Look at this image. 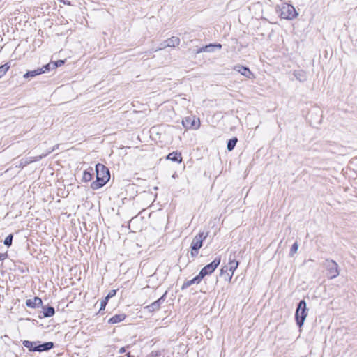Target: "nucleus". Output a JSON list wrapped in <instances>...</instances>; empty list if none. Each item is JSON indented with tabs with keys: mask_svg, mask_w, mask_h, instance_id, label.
Wrapping results in <instances>:
<instances>
[{
	"mask_svg": "<svg viewBox=\"0 0 357 357\" xmlns=\"http://www.w3.org/2000/svg\"><path fill=\"white\" fill-rule=\"evenodd\" d=\"M37 342H31V341H29V340H24L23 342V345L28 348L30 351H36V349H35V347L37 346Z\"/></svg>",
	"mask_w": 357,
	"mask_h": 357,
	"instance_id": "a211bd4d",
	"label": "nucleus"
},
{
	"mask_svg": "<svg viewBox=\"0 0 357 357\" xmlns=\"http://www.w3.org/2000/svg\"><path fill=\"white\" fill-rule=\"evenodd\" d=\"M182 124L185 128L195 127L198 128L199 126V123H197L195 120H191L190 117H186L185 119L182 121Z\"/></svg>",
	"mask_w": 357,
	"mask_h": 357,
	"instance_id": "f8f14e48",
	"label": "nucleus"
},
{
	"mask_svg": "<svg viewBox=\"0 0 357 357\" xmlns=\"http://www.w3.org/2000/svg\"><path fill=\"white\" fill-rule=\"evenodd\" d=\"M355 45H357V40H356Z\"/></svg>",
	"mask_w": 357,
	"mask_h": 357,
	"instance_id": "ea45409f",
	"label": "nucleus"
},
{
	"mask_svg": "<svg viewBox=\"0 0 357 357\" xmlns=\"http://www.w3.org/2000/svg\"><path fill=\"white\" fill-rule=\"evenodd\" d=\"M125 351H126L125 348H124V347H121V348L119 349V354H123V353H124Z\"/></svg>",
	"mask_w": 357,
	"mask_h": 357,
	"instance_id": "e433bc0d",
	"label": "nucleus"
},
{
	"mask_svg": "<svg viewBox=\"0 0 357 357\" xmlns=\"http://www.w3.org/2000/svg\"><path fill=\"white\" fill-rule=\"evenodd\" d=\"M107 301L108 300L107 298H105L104 300H102L100 303V311L102 310L105 309L107 303Z\"/></svg>",
	"mask_w": 357,
	"mask_h": 357,
	"instance_id": "c85d7f7f",
	"label": "nucleus"
},
{
	"mask_svg": "<svg viewBox=\"0 0 357 357\" xmlns=\"http://www.w3.org/2000/svg\"><path fill=\"white\" fill-rule=\"evenodd\" d=\"M44 73L43 68H38L34 70L28 71L24 75V78L33 77Z\"/></svg>",
	"mask_w": 357,
	"mask_h": 357,
	"instance_id": "2eb2a0df",
	"label": "nucleus"
},
{
	"mask_svg": "<svg viewBox=\"0 0 357 357\" xmlns=\"http://www.w3.org/2000/svg\"><path fill=\"white\" fill-rule=\"evenodd\" d=\"M7 257L6 253H0V261L4 260Z\"/></svg>",
	"mask_w": 357,
	"mask_h": 357,
	"instance_id": "c9c22d12",
	"label": "nucleus"
},
{
	"mask_svg": "<svg viewBox=\"0 0 357 357\" xmlns=\"http://www.w3.org/2000/svg\"><path fill=\"white\" fill-rule=\"evenodd\" d=\"M198 251L199 250H193L192 248H191L190 254L192 257H196L198 255Z\"/></svg>",
	"mask_w": 357,
	"mask_h": 357,
	"instance_id": "f704fd0d",
	"label": "nucleus"
},
{
	"mask_svg": "<svg viewBox=\"0 0 357 357\" xmlns=\"http://www.w3.org/2000/svg\"><path fill=\"white\" fill-rule=\"evenodd\" d=\"M324 266L326 271V276L329 279H334L339 275V266L334 260L326 259L324 264Z\"/></svg>",
	"mask_w": 357,
	"mask_h": 357,
	"instance_id": "f03ea898",
	"label": "nucleus"
},
{
	"mask_svg": "<svg viewBox=\"0 0 357 357\" xmlns=\"http://www.w3.org/2000/svg\"><path fill=\"white\" fill-rule=\"evenodd\" d=\"M61 2L63 3L64 4L67 3L66 1L64 0H61Z\"/></svg>",
	"mask_w": 357,
	"mask_h": 357,
	"instance_id": "4c0bfd02",
	"label": "nucleus"
},
{
	"mask_svg": "<svg viewBox=\"0 0 357 357\" xmlns=\"http://www.w3.org/2000/svg\"><path fill=\"white\" fill-rule=\"evenodd\" d=\"M238 261L235 259L234 257H231V255H230L229 258V263L227 264L229 272L234 274L235 270L238 268Z\"/></svg>",
	"mask_w": 357,
	"mask_h": 357,
	"instance_id": "6e6552de",
	"label": "nucleus"
},
{
	"mask_svg": "<svg viewBox=\"0 0 357 357\" xmlns=\"http://www.w3.org/2000/svg\"><path fill=\"white\" fill-rule=\"evenodd\" d=\"M55 313L54 308L53 307H47L44 310L43 316L45 317H51Z\"/></svg>",
	"mask_w": 357,
	"mask_h": 357,
	"instance_id": "6ab92c4d",
	"label": "nucleus"
},
{
	"mask_svg": "<svg viewBox=\"0 0 357 357\" xmlns=\"http://www.w3.org/2000/svg\"><path fill=\"white\" fill-rule=\"evenodd\" d=\"M13 238V234H9L4 240V245L8 247L10 246L12 244Z\"/></svg>",
	"mask_w": 357,
	"mask_h": 357,
	"instance_id": "b1692460",
	"label": "nucleus"
},
{
	"mask_svg": "<svg viewBox=\"0 0 357 357\" xmlns=\"http://www.w3.org/2000/svg\"><path fill=\"white\" fill-rule=\"evenodd\" d=\"M234 70H236L239 73H241L242 75H243V76H245V77H246L248 78H250L251 76L252 75V73L249 70V68H247V67H244V66H236L234 68Z\"/></svg>",
	"mask_w": 357,
	"mask_h": 357,
	"instance_id": "9d476101",
	"label": "nucleus"
},
{
	"mask_svg": "<svg viewBox=\"0 0 357 357\" xmlns=\"http://www.w3.org/2000/svg\"><path fill=\"white\" fill-rule=\"evenodd\" d=\"M10 66L8 63H5L0 66V78L3 76L9 70Z\"/></svg>",
	"mask_w": 357,
	"mask_h": 357,
	"instance_id": "412c9836",
	"label": "nucleus"
},
{
	"mask_svg": "<svg viewBox=\"0 0 357 357\" xmlns=\"http://www.w3.org/2000/svg\"><path fill=\"white\" fill-rule=\"evenodd\" d=\"M229 272L227 265L224 266L220 270V275H224L225 273Z\"/></svg>",
	"mask_w": 357,
	"mask_h": 357,
	"instance_id": "2f4dec72",
	"label": "nucleus"
},
{
	"mask_svg": "<svg viewBox=\"0 0 357 357\" xmlns=\"http://www.w3.org/2000/svg\"><path fill=\"white\" fill-rule=\"evenodd\" d=\"M237 142H238V139L236 137H234V138L229 139V142H227V146L228 151H232L234 149Z\"/></svg>",
	"mask_w": 357,
	"mask_h": 357,
	"instance_id": "aec40b11",
	"label": "nucleus"
},
{
	"mask_svg": "<svg viewBox=\"0 0 357 357\" xmlns=\"http://www.w3.org/2000/svg\"><path fill=\"white\" fill-rule=\"evenodd\" d=\"M26 304L28 307L33 308L42 305L43 301L41 298L38 297H34L32 299H28L26 302Z\"/></svg>",
	"mask_w": 357,
	"mask_h": 357,
	"instance_id": "1a4fd4ad",
	"label": "nucleus"
},
{
	"mask_svg": "<svg viewBox=\"0 0 357 357\" xmlns=\"http://www.w3.org/2000/svg\"><path fill=\"white\" fill-rule=\"evenodd\" d=\"M166 295V293L162 296L159 299L152 303L151 305H148L146 308L149 312H154L158 310L160 307L161 304L164 302V298Z\"/></svg>",
	"mask_w": 357,
	"mask_h": 357,
	"instance_id": "0eeeda50",
	"label": "nucleus"
},
{
	"mask_svg": "<svg viewBox=\"0 0 357 357\" xmlns=\"http://www.w3.org/2000/svg\"><path fill=\"white\" fill-rule=\"evenodd\" d=\"M54 344L52 342H47L43 344H38L35 347V349L36 351H48L53 348Z\"/></svg>",
	"mask_w": 357,
	"mask_h": 357,
	"instance_id": "9b49d317",
	"label": "nucleus"
},
{
	"mask_svg": "<svg viewBox=\"0 0 357 357\" xmlns=\"http://www.w3.org/2000/svg\"><path fill=\"white\" fill-rule=\"evenodd\" d=\"M298 13L295 8L290 4H286L282 6L281 10V17L286 20H294L298 16Z\"/></svg>",
	"mask_w": 357,
	"mask_h": 357,
	"instance_id": "39448f33",
	"label": "nucleus"
},
{
	"mask_svg": "<svg viewBox=\"0 0 357 357\" xmlns=\"http://www.w3.org/2000/svg\"><path fill=\"white\" fill-rule=\"evenodd\" d=\"M127 356H128V357H130V353L127 354Z\"/></svg>",
	"mask_w": 357,
	"mask_h": 357,
	"instance_id": "58836bf2",
	"label": "nucleus"
},
{
	"mask_svg": "<svg viewBox=\"0 0 357 357\" xmlns=\"http://www.w3.org/2000/svg\"><path fill=\"white\" fill-rule=\"evenodd\" d=\"M116 294V291L115 289H112L111 290L108 294L107 295V296L105 297V298H107V300H109V298L114 296Z\"/></svg>",
	"mask_w": 357,
	"mask_h": 357,
	"instance_id": "cd10ccee",
	"label": "nucleus"
},
{
	"mask_svg": "<svg viewBox=\"0 0 357 357\" xmlns=\"http://www.w3.org/2000/svg\"><path fill=\"white\" fill-rule=\"evenodd\" d=\"M208 236V233L200 232L196 235L191 243V248L193 250H199L202 246L203 241Z\"/></svg>",
	"mask_w": 357,
	"mask_h": 357,
	"instance_id": "423d86ee",
	"label": "nucleus"
},
{
	"mask_svg": "<svg viewBox=\"0 0 357 357\" xmlns=\"http://www.w3.org/2000/svg\"><path fill=\"white\" fill-rule=\"evenodd\" d=\"M298 243L296 242L293 244L291 248V250H290V255L291 256H293L298 250Z\"/></svg>",
	"mask_w": 357,
	"mask_h": 357,
	"instance_id": "a878e982",
	"label": "nucleus"
},
{
	"mask_svg": "<svg viewBox=\"0 0 357 357\" xmlns=\"http://www.w3.org/2000/svg\"><path fill=\"white\" fill-rule=\"evenodd\" d=\"M294 76L296 77L297 79L302 81L303 79L301 78V73L295 71L294 73Z\"/></svg>",
	"mask_w": 357,
	"mask_h": 357,
	"instance_id": "72a5a7b5",
	"label": "nucleus"
},
{
	"mask_svg": "<svg viewBox=\"0 0 357 357\" xmlns=\"http://www.w3.org/2000/svg\"><path fill=\"white\" fill-rule=\"evenodd\" d=\"M201 280H202L199 278V277L197 275L196 277H195L192 280L185 281L184 282V284H183L182 289L187 288L193 284H199L201 282Z\"/></svg>",
	"mask_w": 357,
	"mask_h": 357,
	"instance_id": "f3484780",
	"label": "nucleus"
},
{
	"mask_svg": "<svg viewBox=\"0 0 357 357\" xmlns=\"http://www.w3.org/2000/svg\"><path fill=\"white\" fill-rule=\"evenodd\" d=\"M41 68H43L44 73L52 69V63L43 66Z\"/></svg>",
	"mask_w": 357,
	"mask_h": 357,
	"instance_id": "7c9ffc66",
	"label": "nucleus"
},
{
	"mask_svg": "<svg viewBox=\"0 0 357 357\" xmlns=\"http://www.w3.org/2000/svg\"><path fill=\"white\" fill-rule=\"evenodd\" d=\"M220 261V257H216L211 263L202 268L199 273L198 274L199 278L202 280L206 275L212 273L219 266Z\"/></svg>",
	"mask_w": 357,
	"mask_h": 357,
	"instance_id": "20e7f679",
	"label": "nucleus"
},
{
	"mask_svg": "<svg viewBox=\"0 0 357 357\" xmlns=\"http://www.w3.org/2000/svg\"><path fill=\"white\" fill-rule=\"evenodd\" d=\"M64 63V61L58 60L56 62L52 63V69H55L57 67L61 66Z\"/></svg>",
	"mask_w": 357,
	"mask_h": 357,
	"instance_id": "bb28decb",
	"label": "nucleus"
},
{
	"mask_svg": "<svg viewBox=\"0 0 357 357\" xmlns=\"http://www.w3.org/2000/svg\"><path fill=\"white\" fill-rule=\"evenodd\" d=\"M126 318V315L124 314H116L111 317L108 322L110 324H117L122 321H123Z\"/></svg>",
	"mask_w": 357,
	"mask_h": 357,
	"instance_id": "dca6fc26",
	"label": "nucleus"
},
{
	"mask_svg": "<svg viewBox=\"0 0 357 357\" xmlns=\"http://www.w3.org/2000/svg\"><path fill=\"white\" fill-rule=\"evenodd\" d=\"M205 50H207V47H200V48L196 50L195 53L199 54V53L205 52Z\"/></svg>",
	"mask_w": 357,
	"mask_h": 357,
	"instance_id": "473e14b6",
	"label": "nucleus"
},
{
	"mask_svg": "<svg viewBox=\"0 0 357 357\" xmlns=\"http://www.w3.org/2000/svg\"><path fill=\"white\" fill-rule=\"evenodd\" d=\"M166 45L169 47H177L180 44V38L177 36H172L166 40Z\"/></svg>",
	"mask_w": 357,
	"mask_h": 357,
	"instance_id": "ddd939ff",
	"label": "nucleus"
},
{
	"mask_svg": "<svg viewBox=\"0 0 357 357\" xmlns=\"http://www.w3.org/2000/svg\"><path fill=\"white\" fill-rule=\"evenodd\" d=\"M306 302L304 300H301L299 302L296 311L295 317L296 323L299 327H301L303 325L307 315V312H306Z\"/></svg>",
	"mask_w": 357,
	"mask_h": 357,
	"instance_id": "7ed1b4c3",
	"label": "nucleus"
},
{
	"mask_svg": "<svg viewBox=\"0 0 357 357\" xmlns=\"http://www.w3.org/2000/svg\"><path fill=\"white\" fill-rule=\"evenodd\" d=\"M96 181L91 183V188L93 190L99 189L102 187L110 178L109 171L105 165L97 164L96 165Z\"/></svg>",
	"mask_w": 357,
	"mask_h": 357,
	"instance_id": "f257e3e1",
	"label": "nucleus"
},
{
	"mask_svg": "<svg viewBox=\"0 0 357 357\" xmlns=\"http://www.w3.org/2000/svg\"><path fill=\"white\" fill-rule=\"evenodd\" d=\"M204 47H207V50H205V52H213L215 47H216L218 49H220L222 47V45L220 44H216V45L210 44L208 45L204 46Z\"/></svg>",
	"mask_w": 357,
	"mask_h": 357,
	"instance_id": "4be33fe9",
	"label": "nucleus"
},
{
	"mask_svg": "<svg viewBox=\"0 0 357 357\" xmlns=\"http://www.w3.org/2000/svg\"><path fill=\"white\" fill-rule=\"evenodd\" d=\"M82 179L84 181L88 182L92 179V174L89 172L84 171Z\"/></svg>",
	"mask_w": 357,
	"mask_h": 357,
	"instance_id": "5701e85b",
	"label": "nucleus"
},
{
	"mask_svg": "<svg viewBox=\"0 0 357 357\" xmlns=\"http://www.w3.org/2000/svg\"><path fill=\"white\" fill-rule=\"evenodd\" d=\"M167 47L168 45H166V41L165 40L160 44V46L155 50V51L163 50Z\"/></svg>",
	"mask_w": 357,
	"mask_h": 357,
	"instance_id": "c756f323",
	"label": "nucleus"
},
{
	"mask_svg": "<svg viewBox=\"0 0 357 357\" xmlns=\"http://www.w3.org/2000/svg\"><path fill=\"white\" fill-rule=\"evenodd\" d=\"M167 159L174 162H178V163H181L182 162L181 154L178 152H172L169 153V155L167 157Z\"/></svg>",
	"mask_w": 357,
	"mask_h": 357,
	"instance_id": "4468645a",
	"label": "nucleus"
},
{
	"mask_svg": "<svg viewBox=\"0 0 357 357\" xmlns=\"http://www.w3.org/2000/svg\"><path fill=\"white\" fill-rule=\"evenodd\" d=\"M220 276L222 278H223V279L225 281L230 282L232 279L233 274L231 273L230 272H227V273H225L224 275H220Z\"/></svg>",
	"mask_w": 357,
	"mask_h": 357,
	"instance_id": "393cba45",
	"label": "nucleus"
}]
</instances>
